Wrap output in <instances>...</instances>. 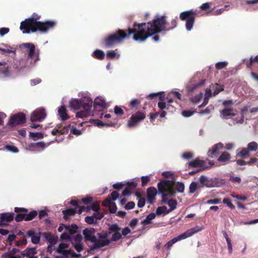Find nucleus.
<instances>
[{
  "label": "nucleus",
  "mask_w": 258,
  "mask_h": 258,
  "mask_svg": "<svg viewBox=\"0 0 258 258\" xmlns=\"http://www.w3.org/2000/svg\"><path fill=\"white\" fill-rule=\"evenodd\" d=\"M23 219L25 220V214H19L15 217V220L17 222L21 221Z\"/></svg>",
  "instance_id": "61"
},
{
  "label": "nucleus",
  "mask_w": 258,
  "mask_h": 258,
  "mask_svg": "<svg viewBox=\"0 0 258 258\" xmlns=\"http://www.w3.org/2000/svg\"><path fill=\"white\" fill-rule=\"evenodd\" d=\"M112 203V201L109 198H106L103 202V205L105 207H109L111 203Z\"/></svg>",
  "instance_id": "62"
},
{
  "label": "nucleus",
  "mask_w": 258,
  "mask_h": 258,
  "mask_svg": "<svg viewBox=\"0 0 258 258\" xmlns=\"http://www.w3.org/2000/svg\"><path fill=\"white\" fill-rule=\"evenodd\" d=\"M156 217V215L154 213L150 214L145 219L142 221V224L145 226L147 224H150L153 219Z\"/></svg>",
  "instance_id": "27"
},
{
  "label": "nucleus",
  "mask_w": 258,
  "mask_h": 258,
  "mask_svg": "<svg viewBox=\"0 0 258 258\" xmlns=\"http://www.w3.org/2000/svg\"><path fill=\"white\" fill-rule=\"evenodd\" d=\"M68 247L69 244L66 243H61L59 245L58 247L57 248L56 250L59 253H60L65 256H67L71 253L70 250L66 249V248H67Z\"/></svg>",
  "instance_id": "19"
},
{
  "label": "nucleus",
  "mask_w": 258,
  "mask_h": 258,
  "mask_svg": "<svg viewBox=\"0 0 258 258\" xmlns=\"http://www.w3.org/2000/svg\"><path fill=\"white\" fill-rule=\"evenodd\" d=\"M230 159V155L228 152H223L218 158V161L226 162Z\"/></svg>",
  "instance_id": "28"
},
{
  "label": "nucleus",
  "mask_w": 258,
  "mask_h": 258,
  "mask_svg": "<svg viewBox=\"0 0 258 258\" xmlns=\"http://www.w3.org/2000/svg\"><path fill=\"white\" fill-rule=\"evenodd\" d=\"M0 50L5 53H15L16 48L14 47L2 44L0 45Z\"/></svg>",
  "instance_id": "23"
},
{
  "label": "nucleus",
  "mask_w": 258,
  "mask_h": 258,
  "mask_svg": "<svg viewBox=\"0 0 258 258\" xmlns=\"http://www.w3.org/2000/svg\"><path fill=\"white\" fill-rule=\"evenodd\" d=\"M36 253L37 251L35 248H27L22 252L21 255L22 256V258L24 257H28L33 255H36Z\"/></svg>",
  "instance_id": "25"
},
{
  "label": "nucleus",
  "mask_w": 258,
  "mask_h": 258,
  "mask_svg": "<svg viewBox=\"0 0 258 258\" xmlns=\"http://www.w3.org/2000/svg\"><path fill=\"white\" fill-rule=\"evenodd\" d=\"M109 209L111 213H115L117 209V207L115 204L114 202H112V203H111L109 207Z\"/></svg>",
  "instance_id": "53"
},
{
  "label": "nucleus",
  "mask_w": 258,
  "mask_h": 258,
  "mask_svg": "<svg viewBox=\"0 0 258 258\" xmlns=\"http://www.w3.org/2000/svg\"><path fill=\"white\" fill-rule=\"evenodd\" d=\"M224 148L223 145L221 143H218L215 145L211 149L209 150L208 152V155L211 157H213V156L216 155L219 152L220 149Z\"/></svg>",
  "instance_id": "21"
},
{
  "label": "nucleus",
  "mask_w": 258,
  "mask_h": 258,
  "mask_svg": "<svg viewBox=\"0 0 258 258\" xmlns=\"http://www.w3.org/2000/svg\"><path fill=\"white\" fill-rule=\"evenodd\" d=\"M56 24L54 21H48L45 22L37 21L33 18L25 20L21 23L20 29L23 33H29L37 30L46 32L48 30L53 28Z\"/></svg>",
  "instance_id": "3"
},
{
  "label": "nucleus",
  "mask_w": 258,
  "mask_h": 258,
  "mask_svg": "<svg viewBox=\"0 0 258 258\" xmlns=\"http://www.w3.org/2000/svg\"><path fill=\"white\" fill-rule=\"evenodd\" d=\"M203 229H204L203 226H196L194 228L187 230L184 233L170 240L165 245L164 247L167 248H170V247H171L172 245L176 242L190 237L194 234L202 231Z\"/></svg>",
  "instance_id": "5"
},
{
  "label": "nucleus",
  "mask_w": 258,
  "mask_h": 258,
  "mask_svg": "<svg viewBox=\"0 0 258 258\" xmlns=\"http://www.w3.org/2000/svg\"><path fill=\"white\" fill-rule=\"evenodd\" d=\"M80 97L78 99H72L70 101V107L74 110H78L82 106L84 110L77 113V118H83L92 114L91 108L93 101L88 92H82L79 94Z\"/></svg>",
  "instance_id": "2"
},
{
  "label": "nucleus",
  "mask_w": 258,
  "mask_h": 258,
  "mask_svg": "<svg viewBox=\"0 0 258 258\" xmlns=\"http://www.w3.org/2000/svg\"><path fill=\"white\" fill-rule=\"evenodd\" d=\"M203 97V94L202 93H200L197 96H195V97H192L191 98V101L192 102L195 103H198L201 100V99Z\"/></svg>",
  "instance_id": "46"
},
{
  "label": "nucleus",
  "mask_w": 258,
  "mask_h": 258,
  "mask_svg": "<svg viewBox=\"0 0 258 258\" xmlns=\"http://www.w3.org/2000/svg\"><path fill=\"white\" fill-rule=\"evenodd\" d=\"M25 121V115L22 113H20L13 116L10 120V123L13 125H15L23 123Z\"/></svg>",
  "instance_id": "15"
},
{
  "label": "nucleus",
  "mask_w": 258,
  "mask_h": 258,
  "mask_svg": "<svg viewBox=\"0 0 258 258\" xmlns=\"http://www.w3.org/2000/svg\"><path fill=\"white\" fill-rule=\"evenodd\" d=\"M93 56L99 59H103L105 56L104 52L100 50H96L93 53Z\"/></svg>",
  "instance_id": "31"
},
{
  "label": "nucleus",
  "mask_w": 258,
  "mask_h": 258,
  "mask_svg": "<svg viewBox=\"0 0 258 258\" xmlns=\"http://www.w3.org/2000/svg\"><path fill=\"white\" fill-rule=\"evenodd\" d=\"M223 104L225 106V108L221 112V117L223 118H227L229 117L235 115L236 113L234 110L228 107V106L233 104V102L231 100L225 101L224 102Z\"/></svg>",
  "instance_id": "10"
},
{
  "label": "nucleus",
  "mask_w": 258,
  "mask_h": 258,
  "mask_svg": "<svg viewBox=\"0 0 258 258\" xmlns=\"http://www.w3.org/2000/svg\"><path fill=\"white\" fill-rule=\"evenodd\" d=\"M201 187H199V183L198 181L197 182H192L190 183L189 189V192L191 194L194 193L196 190L198 188H200Z\"/></svg>",
  "instance_id": "30"
},
{
  "label": "nucleus",
  "mask_w": 258,
  "mask_h": 258,
  "mask_svg": "<svg viewBox=\"0 0 258 258\" xmlns=\"http://www.w3.org/2000/svg\"><path fill=\"white\" fill-rule=\"evenodd\" d=\"M249 151H248V149H242L240 152L238 153V155L241 157H245L248 156L249 155Z\"/></svg>",
  "instance_id": "42"
},
{
  "label": "nucleus",
  "mask_w": 258,
  "mask_h": 258,
  "mask_svg": "<svg viewBox=\"0 0 258 258\" xmlns=\"http://www.w3.org/2000/svg\"><path fill=\"white\" fill-rule=\"evenodd\" d=\"M82 240V237L80 234H77L71 239L72 244L78 252H80L83 249Z\"/></svg>",
  "instance_id": "13"
},
{
  "label": "nucleus",
  "mask_w": 258,
  "mask_h": 258,
  "mask_svg": "<svg viewBox=\"0 0 258 258\" xmlns=\"http://www.w3.org/2000/svg\"><path fill=\"white\" fill-rule=\"evenodd\" d=\"M70 133L76 136L81 135L82 133L81 131L78 130L76 127L74 126L72 127Z\"/></svg>",
  "instance_id": "49"
},
{
  "label": "nucleus",
  "mask_w": 258,
  "mask_h": 258,
  "mask_svg": "<svg viewBox=\"0 0 258 258\" xmlns=\"http://www.w3.org/2000/svg\"><path fill=\"white\" fill-rule=\"evenodd\" d=\"M76 212V210L73 209H69L62 211L65 219H67L70 216L74 215Z\"/></svg>",
  "instance_id": "35"
},
{
  "label": "nucleus",
  "mask_w": 258,
  "mask_h": 258,
  "mask_svg": "<svg viewBox=\"0 0 258 258\" xmlns=\"http://www.w3.org/2000/svg\"><path fill=\"white\" fill-rule=\"evenodd\" d=\"M189 165L194 167L200 166L201 165V161L197 159L195 161L190 162Z\"/></svg>",
  "instance_id": "56"
},
{
  "label": "nucleus",
  "mask_w": 258,
  "mask_h": 258,
  "mask_svg": "<svg viewBox=\"0 0 258 258\" xmlns=\"http://www.w3.org/2000/svg\"><path fill=\"white\" fill-rule=\"evenodd\" d=\"M158 187L159 191L162 195V202L168 205L170 212L176 208L177 202L174 200H167L168 197H171L174 195L175 191L173 186L169 181H162L158 183Z\"/></svg>",
  "instance_id": "4"
},
{
  "label": "nucleus",
  "mask_w": 258,
  "mask_h": 258,
  "mask_svg": "<svg viewBox=\"0 0 258 258\" xmlns=\"http://www.w3.org/2000/svg\"><path fill=\"white\" fill-rule=\"evenodd\" d=\"M157 190L154 187H150L147 190V200L149 203L152 204L155 199Z\"/></svg>",
  "instance_id": "20"
},
{
  "label": "nucleus",
  "mask_w": 258,
  "mask_h": 258,
  "mask_svg": "<svg viewBox=\"0 0 258 258\" xmlns=\"http://www.w3.org/2000/svg\"><path fill=\"white\" fill-rule=\"evenodd\" d=\"M231 196L234 198H236L238 200H240L242 201H245L247 199V197L243 195H234L231 194Z\"/></svg>",
  "instance_id": "58"
},
{
  "label": "nucleus",
  "mask_w": 258,
  "mask_h": 258,
  "mask_svg": "<svg viewBox=\"0 0 258 258\" xmlns=\"http://www.w3.org/2000/svg\"><path fill=\"white\" fill-rule=\"evenodd\" d=\"M211 88H214L215 91L213 92L214 95H217L220 92L222 91L223 90V87L222 86L219 85L218 84H216L215 85H212L211 87Z\"/></svg>",
  "instance_id": "38"
},
{
  "label": "nucleus",
  "mask_w": 258,
  "mask_h": 258,
  "mask_svg": "<svg viewBox=\"0 0 258 258\" xmlns=\"http://www.w3.org/2000/svg\"><path fill=\"white\" fill-rule=\"evenodd\" d=\"M211 96H212V93H211V89H206V92L205 94V97H204V101L201 105H199V107H202L206 106L208 104L209 99L211 97Z\"/></svg>",
  "instance_id": "26"
},
{
  "label": "nucleus",
  "mask_w": 258,
  "mask_h": 258,
  "mask_svg": "<svg viewBox=\"0 0 258 258\" xmlns=\"http://www.w3.org/2000/svg\"><path fill=\"white\" fill-rule=\"evenodd\" d=\"M229 7V5H225L224 6V9H217V10H213L211 12H212L213 15H218L222 14L223 12L225 10H228V7Z\"/></svg>",
  "instance_id": "39"
},
{
  "label": "nucleus",
  "mask_w": 258,
  "mask_h": 258,
  "mask_svg": "<svg viewBox=\"0 0 258 258\" xmlns=\"http://www.w3.org/2000/svg\"><path fill=\"white\" fill-rule=\"evenodd\" d=\"M94 107L96 109L101 111L106 107V104L102 97H98L94 100Z\"/></svg>",
  "instance_id": "16"
},
{
  "label": "nucleus",
  "mask_w": 258,
  "mask_h": 258,
  "mask_svg": "<svg viewBox=\"0 0 258 258\" xmlns=\"http://www.w3.org/2000/svg\"><path fill=\"white\" fill-rule=\"evenodd\" d=\"M119 230V228L118 226V225L116 224H114V225H111L109 227V232H117Z\"/></svg>",
  "instance_id": "54"
},
{
  "label": "nucleus",
  "mask_w": 258,
  "mask_h": 258,
  "mask_svg": "<svg viewBox=\"0 0 258 258\" xmlns=\"http://www.w3.org/2000/svg\"><path fill=\"white\" fill-rule=\"evenodd\" d=\"M31 147L34 148L35 150L39 151L44 149L46 147V144L43 142H38L32 145Z\"/></svg>",
  "instance_id": "29"
},
{
  "label": "nucleus",
  "mask_w": 258,
  "mask_h": 258,
  "mask_svg": "<svg viewBox=\"0 0 258 258\" xmlns=\"http://www.w3.org/2000/svg\"><path fill=\"white\" fill-rule=\"evenodd\" d=\"M58 114L62 120H66L69 118L67 113V109L63 105L58 108Z\"/></svg>",
  "instance_id": "24"
},
{
  "label": "nucleus",
  "mask_w": 258,
  "mask_h": 258,
  "mask_svg": "<svg viewBox=\"0 0 258 258\" xmlns=\"http://www.w3.org/2000/svg\"><path fill=\"white\" fill-rule=\"evenodd\" d=\"M249 152L255 151L258 148V144L255 142H252L247 145V148Z\"/></svg>",
  "instance_id": "34"
},
{
  "label": "nucleus",
  "mask_w": 258,
  "mask_h": 258,
  "mask_svg": "<svg viewBox=\"0 0 258 258\" xmlns=\"http://www.w3.org/2000/svg\"><path fill=\"white\" fill-rule=\"evenodd\" d=\"M5 149L13 153L18 152V148L13 145H7L5 147Z\"/></svg>",
  "instance_id": "47"
},
{
  "label": "nucleus",
  "mask_w": 258,
  "mask_h": 258,
  "mask_svg": "<svg viewBox=\"0 0 258 258\" xmlns=\"http://www.w3.org/2000/svg\"><path fill=\"white\" fill-rule=\"evenodd\" d=\"M150 180V177L149 176H142V186H145Z\"/></svg>",
  "instance_id": "52"
},
{
  "label": "nucleus",
  "mask_w": 258,
  "mask_h": 258,
  "mask_svg": "<svg viewBox=\"0 0 258 258\" xmlns=\"http://www.w3.org/2000/svg\"><path fill=\"white\" fill-rule=\"evenodd\" d=\"M199 183V187H202L204 186L212 187L213 186V182L211 180L205 176H201L198 180Z\"/></svg>",
  "instance_id": "17"
},
{
  "label": "nucleus",
  "mask_w": 258,
  "mask_h": 258,
  "mask_svg": "<svg viewBox=\"0 0 258 258\" xmlns=\"http://www.w3.org/2000/svg\"><path fill=\"white\" fill-rule=\"evenodd\" d=\"M230 180L233 183H239L241 182V178L238 176H232L230 178Z\"/></svg>",
  "instance_id": "51"
},
{
  "label": "nucleus",
  "mask_w": 258,
  "mask_h": 258,
  "mask_svg": "<svg viewBox=\"0 0 258 258\" xmlns=\"http://www.w3.org/2000/svg\"><path fill=\"white\" fill-rule=\"evenodd\" d=\"M120 55L115 51H110L107 53V57L110 58H119Z\"/></svg>",
  "instance_id": "40"
},
{
  "label": "nucleus",
  "mask_w": 258,
  "mask_h": 258,
  "mask_svg": "<svg viewBox=\"0 0 258 258\" xmlns=\"http://www.w3.org/2000/svg\"><path fill=\"white\" fill-rule=\"evenodd\" d=\"M114 113L117 115H121L123 114V111L120 107L116 106L114 108Z\"/></svg>",
  "instance_id": "55"
},
{
  "label": "nucleus",
  "mask_w": 258,
  "mask_h": 258,
  "mask_svg": "<svg viewBox=\"0 0 258 258\" xmlns=\"http://www.w3.org/2000/svg\"><path fill=\"white\" fill-rule=\"evenodd\" d=\"M85 221L89 224H92L96 222V221L93 215L92 216L86 217L85 218Z\"/></svg>",
  "instance_id": "50"
},
{
  "label": "nucleus",
  "mask_w": 258,
  "mask_h": 258,
  "mask_svg": "<svg viewBox=\"0 0 258 258\" xmlns=\"http://www.w3.org/2000/svg\"><path fill=\"white\" fill-rule=\"evenodd\" d=\"M77 226L75 224H72L71 226L66 227V230L61 235V239L62 240L69 239L71 238V235L76 232Z\"/></svg>",
  "instance_id": "12"
},
{
  "label": "nucleus",
  "mask_w": 258,
  "mask_h": 258,
  "mask_svg": "<svg viewBox=\"0 0 258 258\" xmlns=\"http://www.w3.org/2000/svg\"><path fill=\"white\" fill-rule=\"evenodd\" d=\"M195 112L194 110H183L182 112V115L185 117H188L193 115Z\"/></svg>",
  "instance_id": "45"
},
{
  "label": "nucleus",
  "mask_w": 258,
  "mask_h": 258,
  "mask_svg": "<svg viewBox=\"0 0 258 258\" xmlns=\"http://www.w3.org/2000/svg\"><path fill=\"white\" fill-rule=\"evenodd\" d=\"M27 235L31 237V242L34 244H37L40 241V233H35L34 231L30 230L28 231Z\"/></svg>",
  "instance_id": "22"
},
{
  "label": "nucleus",
  "mask_w": 258,
  "mask_h": 258,
  "mask_svg": "<svg viewBox=\"0 0 258 258\" xmlns=\"http://www.w3.org/2000/svg\"><path fill=\"white\" fill-rule=\"evenodd\" d=\"M95 230L93 228H88L84 229L83 234L86 240L91 242H95L96 238L95 236Z\"/></svg>",
  "instance_id": "14"
},
{
  "label": "nucleus",
  "mask_w": 258,
  "mask_h": 258,
  "mask_svg": "<svg viewBox=\"0 0 258 258\" xmlns=\"http://www.w3.org/2000/svg\"><path fill=\"white\" fill-rule=\"evenodd\" d=\"M228 62L227 61L219 62L216 64V68L217 69H222L225 68Z\"/></svg>",
  "instance_id": "48"
},
{
  "label": "nucleus",
  "mask_w": 258,
  "mask_h": 258,
  "mask_svg": "<svg viewBox=\"0 0 258 258\" xmlns=\"http://www.w3.org/2000/svg\"><path fill=\"white\" fill-rule=\"evenodd\" d=\"M46 116V113L44 108L40 107L35 109L31 115L32 121H41Z\"/></svg>",
  "instance_id": "8"
},
{
  "label": "nucleus",
  "mask_w": 258,
  "mask_h": 258,
  "mask_svg": "<svg viewBox=\"0 0 258 258\" xmlns=\"http://www.w3.org/2000/svg\"><path fill=\"white\" fill-rule=\"evenodd\" d=\"M169 213H170L169 210L165 206L158 207L156 210V214L157 215H161L162 214H167Z\"/></svg>",
  "instance_id": "33"
},
{
  "label": "nucleus",
  "mask_w": 258,
  "mask_h": 258,
  "mask_svg": "<svg viewBox=\"0 0 258 258\" xmlns=\"http://www.w3.org/2000/svg\"><path fill=\"white\" fill-rule=\"evenodd\" d=\"M37 214L35 211H31L29 214H25V220L30 221L33 219Z\"/></svg>",
  "instance_id": "37"
},
{
  "label": "nucleus",
  "mask_w": 258,
  "mask_h": 258,
  "mask_svg": "<svg viewBox=\"0 0 258 258\" xmlns=\"http://www.w3.org/2000/svg\"><path fill=\"white\" fill-rule=\"evenodd\" d=\"M119 193L116 191H113L111 194V197L113 201L116 200L119 197Z\"/></svg>",
  "instance_id": "64"
},
{
  "label": "nucleus",
  "mask_w": 258,
  "mask_h": 258,
  "mask_svg": "<svg viewBox=\"0 0 258 258\" xmlns=\"http://www.w3.org/2000/svg\"><path fill=\"white\" fill-rule=\"evenodd\" d=\"M110 235V232H102L100 233L98 235V238L95 243V246L93 248L108 245L111 242Z\"/></svg>",
  "instance_id": "7"
},
{
  "label": "nucleus",
  "mask_w": 258,
  "mask_h": 258,
  "mask_svg": "<svg viewBox=\"0 0 258 258\" xmlns=\"http://www.w3.org/2000/svg\"><path fill=\"white\" fill-rule=\"evenodd\" d=\"M174 187L175 189L179 192H183L184 190V185L181 182H177L175 184Z\"/></svg>",
  "instance_id": "41"
},
{
  "label": "nucleus",
  "mask_w": 258,
  "mask_h": 258,
  "mask_svg": "<svg viewBox=\"0 0 258 258\" xmlns=\"http://www.w3.org/2000/svg\"><path fill=\"white\" fill-rule=\"evenodd\" d=\"M135 204L133 202H128L125 206V208L127 210L132 209L134 208Z\"/></svg>",
  "instance_id": "60"
},
{
  "label": "nucleus",
  "mask_w": 258,
  "mask_h": 258,
  "mask_svg": "<svg viewBox=\"0 0 258 258\" xmlns=\"http://www.w3.org/2000/svg\"><path fill=\"white\" fill-rule=\"evenodd\" d=\"M29 137L34 140H37L38 139H42L43 138V135L41 133L30 132Z\"/></svg>",
  "instance_id": "32"
},
{
  "label": "nucleus",
  "mask_w": 258,
  "mask_h": 258,
  "mask_svg": "<svg viewBox=\"0 0 258 258\" xmlns=\"http://www.w3.org/2000/svg\"><path fill=\"white\" fill-rule=\"evenodd\" d=\"M9 32V29L8 28H0V35L1 36H4Z\"/></svg>",
  "instance_id": "59"
},
{
  "label": "nucleus",
  "mask_w": 258,
  "mask_h": 258,
  "mask_svg": "<svg viewBox=\"0 0 258 258\" xmlns=\"http://www.w3.org/2000/svg\"><path fill=\"white\" fill-rule=\"evenodd\" d=\"M221 199H211L207 201V203L209 204H217L220 203Z\"/></svg>",
  "instance_id": "57"
},
{
  "label": "nucleus",
  "mask_w": 258,
  "mask_h": 258,
  "mask_svg": "<svg viewBox=\"0 0 258 258\" xmlns=\"http://www.w3.org/2000/svg\"><path fill=\"white\" fill-rule=\"evenodd\" d=\"M196 13L192 11H185L180 14V19L186 21V28L190 31L192 28Z\"/></svg>",
  "instance_id": "6"
},
{
  "label": "nucleus",
  "mask_w": 258,
  "mask_h": 258,
  "mask_svg": "<svg viewBox=\"0 0 258 258\" xmlns=\"http://www.w3.org/2000/svg\"><path fill=\"white\" fill-rule=\"evenodd\" d=\"M145 114L140 111L132 115L131 119L128 121V127L131 128L136 126L138 122L143 120L145 118Z\"/></svg>",
  "instance_id": "9"
},
{
  "label": "nucleus",
  "mask_w": 258,
  "mask_h": 258,
  "mask_svg": "<svg viewBox=\"0 0 258 258\" xmlns=\"http://www.w3.org/2000/svg\"><path fill=\"white\" fill-rule=\"evenodd\" d=\"M45 237L48 242L52 244H55L57 241V239L49 234H47Z\"/></svg>",
  "instance_id": "43"
},
{
  "label": "nucleus",
  "mask_w": 258,
  "mask_h": 258,
  "mask_svg": "<svg viewBox=\"0 0 258 258\" xmlns=\"http://www.w3.org/2000/svg\"><path fill=\"white\" fill-rule=\"evenodd\" d=\"M111 232V235L110 236L111 242L112 241H115L118 239H119L121 235L119 232Z\"/></svg>",
  "instance_id": "36"
},
{
  "label": "nucleus",
  "mask_w": 258,
  "mask_h": 258,
  "mask_svg": "<svg viewBox=\"0 0 258 258\" xmlns=\"http://www.w3.org/2000/svg\"><path fill=\"white\" fill-rule=\"evenodd\" d=\"M177 22L173 19L171 22V26L166 28V23L165 17L157 15L154 19L153 23H141L135 25L133 29H128V34H126L122 30H118L116 33L108 36L105 40L106 46L109 47L116 43L120 42L128 35L133 34V39L135 41H144L149 36L161 32L162 31L169 30L176 26Z\"/></svg>",
  "instance_id": "1"
},
{
  "label": "nucleus",
  "mask_w": 258,
  "mask_h": 258,
  "mask_svg": "<svg viewBox=\"0 0 258 258\" xmlns=\"http://www.w3.org/2000/svg\"><path fill=\"white\" fill-rule=\"evenodd\" d=\"M21 48L26 49L25 51L28 53L29 57L31 58H35V61L39 59L38 55L34 56L35 47L34 45L31 43H23L20 45Z\"/></svg>",
  "instance_id": "11"
},
{
  "label": "nucleus",
  "mask_w": 258,
  "mask_h": 258,
  "mask_svg": "<svg viewBox=\"0 0 258 258\" xmlns=\"http://www.w3.org/2000/svg\"><path fill=\"white\" fill-rule=\"evenodd\" d=\"M14 218L13 214L5 213L0 216V225H5L12 221Z\"/></svg>",
  "instance_id": "18"
},
{
  "label": "nucleus",
  "mask_w": 258,
  "mask_h": 258,
  "mask_svg": "<svg viewBox=\"0 0 258 258\" xmlns=\"http://www.w3.org/2000/svg\"><path fill=\"white\" fill-rule=\"evenodd\" d=\"M92 209L95 212L98 211L99 210V203L97 202L94 203L92 207Z\"/></svg>",
  "instance_id": "63"
},
{
  "label": "nucleus",
  "mask_w": 258,
  "mask_h": 258,
  "mask_svg": "<svg viewBox=\"0 0 258 258\" xmlns=\"http://www.w3.org/2000/svg\"><path fill=\"white\" fill-rule=\"evenodd\" d=\"M223 203L224 204L227 205V206L230 209H233L235 208L234 206L232 204L231 201L229 198H224L223 200Z\"/></svg>",
  "instance_id": "44"
}]
</instances>
